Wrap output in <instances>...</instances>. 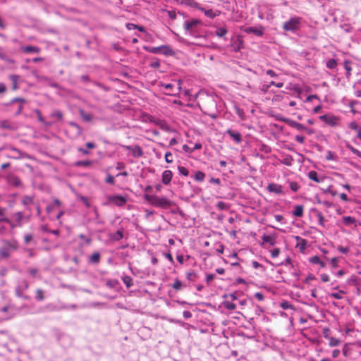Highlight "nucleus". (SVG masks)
Returning <instances> with one entry per match:
<instances>
[{
    "instance_id": "obj_53",
    "label": "nucleus",
    "mask_w": 361,
    "mask_h": 361,
    "mask_svg": "<svg viewBox=\"0 0 361 361\" xmlns=\"http://www.w3.org/2000/svg\"><path fill=\"white\" fill-rule=\"evenodd\" d=\"M123 282L128 288L130 287L133 284L132 279L130 277H126V278L123 279Z\"/></svg>"
},
{
    "instance_id": "obj_15",
    "label": "nucleus",
    "mask_w": 361,
    "mask_h": 361,
    "mask_svg": "<svg viewBox=\"0 0 361 361\" xmlns=\"http://www.w3.org/2000/svg\"><path fill=\"white\" fill-rule=\"evenodd\" d=\"M131 152L132 155L135 158L141 157L144 154L142 147L139 145L133 146Z\"/></svg>"
},
{
    "instance_id": "obj_5",
    "label": "nucleus",
    "mask_w": 361,
    "mask_h": 361,
    "mask_svg": "<svg viewBox=\"0 0 361 361\" xmlns=\"http://www.w3.org/2000/svg\"><path fill=\"white\" fill-rule=\"evenodd\" d=\"M301 23V19L299 17L291 18L288 21H286L283 25V28L286 31L295 32L299 30Z\"/></svg>"
},
{
    "instance_id": "obj_18",
    "label": "nucleus",
    "mask_w": 361,
    "mask_h": 361,
    "mask_svg": "<svg viewBox=\"0 0 361 361\" xmlns=\"http://www.w3.org/2000/svg\"><path fill=\"white\" fill-rule=\"evenodd\" d=\"M21 203L25 206L28 207L29 205H31L34 203V197L33 196H28L25 195L21 199Z\"/></svg>"
},
{
    "instance_id": "obj_43",
    "label": "nucleus",
    "mask_w": 361,
    "mask_h": 361,
    "mask_svg": "<svg viewBox=\"0 0 361 361\" xmlns=\"http://www.w3.org/2000/svg\"><path fill=\"white\" fill-rule=\"evenodd\" d=\"M33 239L32 234H26L24 235V242L26 245L29 244Z\"/></svg>"
},
{
    "instance_id": "obj_29",
    "label": "nucleus",
    "mask_w": 361,
    "mask_h": 361,
    "mask_svg": "<svg viewBox=\"0 0 361 361\" xmlns=\"http://www.w3.org/2000/svg\"><path fill=\"white\" fill-rule=\"evenodd\" d=\"M205 178V173L202 171H198L195 173V179L197 181L202 182Z\"/></svg>"
},
{
    "instance_id": "obj_24",
    "label": "nucleus",
    "mask_w": 361,
    "mask_h": 361,
    "mask_svg": "<svg viewBox=\"0 0 361 361\" xmlns=\"http://www.w3.org/2000/svg\"><path fill=\"white\" fill-rule=\"evenodd\" d=\"M0 128L3 129L13 130L14 127L8 120H4L0 122Z\"/></svg>"
},
{
    "instance_id": "obj_59",
    "label": "nucleus",
    "mask_w": 361,
    "mask_h": 361,
    "mask_svg": "<svg viewBox=\"0 0 361 361\" xmlns=\"http://www.w3.org/2000/svg\"><path fill=\"white\" fill-rule=\"evenodd\" d=\"M164 255L165 257L170 261L171 264L174 263V260L173 259L172 255L170 252L164 253Z\"/></svg>"
},
{
    "instance_id": "obj_42",
    "label": "nucleus",
    "mask_w": 361,
    "mask_h": 361,
    "mask_svg": "<svg viewBox=\"0 0 361 361\" xmlns=\"http://www.w3.org/2000/svg\"><path fill=\"white\" fill-rule=\"evenodd\" d=\"M217 208L219 209V210H226L228 209V207L226 205V204L222 201L221 202H219L217 203V205H216Z\"/></svg>"
},
{
    "instance_id": "obj_38",
    "label": "nucleus",
    "mask_w": 361,
    "mask_h": 361,
    "mask_svg": "<svg viewBox=\"0 0 361 361\" xmlns=\"http://www.w3.org/2000/svg\"><path fill=\"white\" fill-rule=\"evenodd\" d=\"M348 127H349V128H350L351 130H353L355 132H357L359 130V128H360V126L355 121L350 122L348 124Z\"/></svg>"
},
{
    "instance_id": "obj_2",
    "label": "nucleus",
    "mask_w": 361,
    "mask_h": 361,
    "mask_svg": "<svg viewBox=\"0 0 361 361\" xmlns=\"http://www.w3.org/2000/svg\"><path fill=\"white\" fill-rule=\"evenodd\" d=\"M144 198L151 205L164 209H169L173 205V202L166 197H159L157 195L145 194Z\"/></svg>"
},
{
    "instance_id": "obj_62",
    "label": "nucleus",
    "mask_w": 361,
    "mask_h": 361,
    "mask_svg": "<svg viewBox=\"0 0 361 361\" xmlns=\"http://www.w3.org/2000/svg\"><path fill=\"white\" fill-rule=\"evenodd\" d=\"M316 277L312 274H309L305 279V283H309L310 281L315 280Z\"/></svg>"
},
{
    "instance_id": "obj_13",
    "label": "nucleus",
    "mask_w": 361,
    "mask_h": 361,
    "mask_svg": "<svg viewBox=\"0 0 361 361\" xmlns=\"http://www.w3.org/2000/svg\"><path fill=\"white\" fill-rule=\"evenodd\" d=\"M172 177V171L170 170H166L162 173L161 181L164 185H169L171 181Z\"/></svg>"
},
{
    "instance_id": "obj_48",
    "label": "nucleus",
    "mask_w": 361,
    "mask_h": 361,
    "mask_svg": "<svg viewBox=\"0 0 361 361\" xmlns=\"http://www.w3.org/2000/svg\"><path fill=\"white\" fill-rule=\"evenodd\" d=\"M295 141H297L298 142L300 143V144H303L305 142V137L302 135H296L295 137Z\"/></svg>"
},
{
    "instance_id": "obj_26",
    "label": "nucleus",
    "mask_w": 361,
    "mask_h": 361,
    "mask_svg": "<svg viewBox=\"0 0 361 361\" xmlns=\"http://www.w3.org/2000/svg\"><path fill=\"white\" fill-rule=\"evenodd\" d=\"M90 261L93 264H98L100 261V254L99 252H94L90 256Z\"/></svg>"
},
{
    "instance_id": "obj_22",
    "label": "nucleus",
    "mask_w": 361,
    "mask_h": 361,
    "mask_svg": "<svg viewBox=\"0 0 361 361\" xmlns=\"http://www.w3.org/2000/svg\"><path fill=\"white\" fill-rule=\"evenodd\" d=\"M308 178L317 183H320L322 180V178H319L317 173L314 171H311L308 173Z\"/></svg>"
},
{
    "instance_id": "obj_51",
    "label": "nucleus",
    "mask_w": 361,
    "mask_h": 361,
    "mask_svg": "<svg viewBox=\"0 0 361 361\" xmlns=\"http://www.w3.org/2000/svg\"><path fill=\"white\" fill-rule=\"evenodd\" d=\"M150 67L153 68H159L160 67V62L159 60H156L154 61H152L151 63H150Z\"/></svg>"
},
{
    "instance_id": "obj_58",
    "label": "nucleus",
    "mask_w": 361,
    "mask_h": 361,
    "mask_svg": "<svg viewBox=\"0 0 361 361\" xmlns=\"http://www.w3.org/2000/svg\"><path fill=\"white\" fill-rule=\"evenodd\" d=\"M215 278V275L214 274H208L206 277V282L209 285L210 283V282Z\"/></svg>"
},
{
    "instance_id": "obj_33",
    "label": "nucleus",
    "mask_w": 361,
    "mask_h": 361,
    "mask_svg": "<svg viewBox=\"0 0 361 361\" xmlns=\"http://www.w3.org/2000/svg\"><path fill=\"white\" fill-rule=\"evenodd\" d=\"M228 32L227 29L225 27H219L216 30V35L222 37Z\"/></svg>"
},
{
    "instance_id": "obj_36",
    "label": "nucleus",
    "mask_w": 361,
    "mask_h": 361,
    "mask_svg": "<svg viewBox=\"0 0 361 361\" xmlns=\"http://www.w3.org/2000/svg\"><path fill=\"white\" fill-rule=\"evenodd\" d=\"M36 299L38 301H42L44 299L43 290L40 288L36 290Z\"/></svg>"
},
{
    "instance_id": "obj_17",
    "label": "nucleus",
    "mask_w": 361,
    "mask_h": 361,
    "mask_svg": "<svg viewBox=\"0 0 361 361\" xmlns=\"http://www.w3.org/2000/svg\"><path fill=\"white\" fill-rule=\"evenodd\" d=\"M303 213H304V206L303 205L298 204V205H295L294 207V210L293 212V214L295 216L302 217L303 216Z\"/></svg>"
},
{
    "instance_id": "obj_12",
    "label": "nucleus",
    "mask_w": 361,
    "mask_h": 361,
    "mask_svg": "<svg viewBox=\"0 0 361 361\" xmlns=\"http://www.w3.org/2000/svg\"><path fill=\"white\" fill-rule=\"evenodd\" d=\"M199 23L200 21L198 20H186L184 22L183 27L185 30L191 32L193 28Z\"/></svg>"
},
{
    "instance_id": "obj_25",
    "label": "nucleus",
    "mask_w": 361,
    "mask_h": 361,
    "mask_svg": "<svg viewBox=\"0 0 361 361\" xmlns=\"http://www.w3.org/2000/svg\"><path fill=\"white\" fill-rule=\"evenodd\" d=\"M262 239L263 243H268L271 245H274L275 243H276L275 238L271 237V236H270V235H264L262 237Z\"/></svg>"
},
{
    "instance_id": "obj_46",
    "label": "nucleus",
    "mask_w": 361,
    "mask_h": 361,
    "mask_svg": "<svg viewBox=\"0 0 361 361\" xmlns=\"http://www.w3.org/2000/svg\"><path fill=\"white\" fill-rule=\"evenodd\" d=\"M339 340L335 338H331L329 341V345L331 346H337L339 344Z\"/></svg>"
},
{
    "instance_id": "obj_6",
    "label": "nucleus",
    "mask_w": 361,
    "mask_h": 361,
    "mask_svg": "<svg viewBox=\"0 0 361 361\" xmlns=\"http://www.w3.org/2000/svg\"><path fill=\"white\" fill-rule=\"evenodd\" d=\"M319 119L324 122L326 125L332 127L338 126L340 121V118L338 116L330 114H324L320 116Z\"/></svg>"
},
{
    "instance_id": "obj_55",
    "label": "nucleus",
    "mask_w": 361,
    "mask_h": 361,
    "mask_svg": "<svg viewBox=\"0 0 361 361\" xmlns=\"http://www.w3.org/2000/svg\"><path fill=\"white\" fill-rule=\"evenodd\" d=\"M16 295L18 297V298H23L25 299H27V296H25V295H23V292L19 289V288H17L16 290Z\"/></svg>"
},
{
    "instance_id": "obj_9",
    "label": "nucleus",
    "mask_w": 361,
    "mask_h": 361,
    "mask_svg": "<svg viewBox=\"0 0 361 361\" xmlns=\"http://www.w3.org/2000/svg\"><path fill=\"white\" fill-rule=\"evenodd\" d=\"M226 133L238 144L242 142V135L239 132L228 129Z\"/></svg>"
},
{
    "instance_id": "obj_60",
    "label": "nucleus",
    "mask_w": 361,
    "mask_h": 361,
    "mask_svg": "<svg viewBox=\"0 0 361 361\" xmlns=\"http://www.w3.org/2000/svg\"><path fill=\"white\" fill-rule=\"evenodd\" d=\"M255 297L256 299H257L259 301H262L264 300V295L262 293L257 292L255 294Z\"/></svg>"
},
{
    "instance_id": "obj_39",
    "label": "nucleus",
    "mask_w": 361,
    "mask_h": 361,
    "mask_svg": "<svg viewBox=\"0 0 361 361\" xmlns=\"http://www.w3.org/2000/svg\"><path fill=\"white\" fill-rule=\"evenodd\" d=\"M290 188L293 192H297L300 189V185L297 182H290Z\"/></svg>"
},
{
    "instance_id": "obj_7",
    "label": "nucleus",
    "mask_w": 361,
    "mask_h": 361,
    "mask_svg": "<svg viewBox=\"0 0 361 361\" xmlns=\"http://www.w3.org/2000/svg\"><path fill=\"white\" fill-rule=\"evenodd\" d=\"M231 47L235 52L239 51L243 47V40L240 36H238L236 39H232Z\"/></svg>"
},
{
    "instance_id": "obj_63",
    "label": "nucleus",
    "mask_w": 361,
    "mask_h": 361,
    "mask_svg": "<svg viewBox=\"0 0 361 361\" xmlns=\"http://www.w3.org/2000/svg\"><path fill=\"white\" fill-rule=\"evenodd\" d=\"M266 73L271 77H276V73L271 69L267 70Z\"/></svg>"
},
{
    "instance_id": "obj_54",
    "label": "nucleus",
    "mask_w": 361,
    "mask_h": 361,
    "mask_svg": "<svg viewBox=\"0 0 361 361\" xmlns=\"http://www.w3.org/2000/svg\"><path fill=\"white\" fill-rule=\"evenodd\" d=\"M78 237L80 239L84 240L87 244H90L92 241L90 238H87L84 234H80Z\"/></svg>"
},
{
    "instance_id": "obj_14",
    "label": "nucleus",
    "mask_w": 361,
    "mask_h": 361,
    "mask_svg": "<svg viewBox=\"0 0 361 361\" xmlns=\"http://www.w3.org/2000/svg\"><path fill=\"white\" fill-rule=\"evenodd\" d=\"M20 49L23 52L27 53V54H30V53L39 54L41 51V49L39 47H35V46H25V47H22L20 48Z\"/></svg>"
},
{
    "instance_id": "obj_8",
    "label": "nucleus",
    "mask_w": 361,
    "mask_h": 361,
    "mask_svg": "<svg viewBox=\"0 0 361 361\" xmlns=\"http://www.w3.org/2000/svg\"><path fill=\"white\" fill-rule=\"evenodd\" d=\"M283 121H285L289 126L294 128L298 130H300V131L307 130V128L303 124L298 123L295 121L286 118V119H284Z\"/></svg>"
},
{
    "instance_id": "obj_47",
    "label": "nucleus",
    "mask_w": 361,
    "mask_h": 361,
    "mask_svg": "<svg viewBox=\"0 0 361 361\" xmlns=\"http://www.w3.org/2000/svg\"><path fill=\"white\" fill-rule=\"evenodd\" d=\"M320 258L318 256H313L310 259V262L312 264H319L320 263Z\"/></svg>"
},
{
    "instance_id": "obj_61",
    "label": "nucleus",
    "mask_w": 361,
    "mask_h": 361,
    "mask_svg": "<svg viewBox=\"0 0 361 361\" xmlns=\"http://www.w3.org/2000/svg\"><path fill=\"white\" fill-rule=\"evenodd\" d=\"M331 263L333 268H336L338 267V261L336 257H334L331 260Z\"/></svg>"
},
{
    "instance_id": "obj_52",
    "label": "nucleus",
    "mask_w": 361,
    "mask_h": 361,
    "mask_svg": "<svg viewBox=\"0 0 361 361\" xmlns=\"http://www.w3.org/2000/svg\"><path fill=\"white\" fill-rule=\"evenodd\" d=\"M249 31L250 32H252L253 33H255V35H258V36H260L262 35V32L259 30L258 29L255 28V27H250L249 29Z\"/></svg>"
},
{
    "instance_id": "obj_41",
    "label": "nucleus",
    "mask_w": 361,
    "mask_h": 361,
    "mask_svg": "<svg viewBox=\"0 0 361 361\" xmlns=\"http://www.w3.org/2000/svg\"><path fill=\"white\" fill-rule=\"evenodd\" d=\"M178 169L180 173L182 174L183 176H188L189 175L188 170L184 166H178Z\"/></svg>"
},
{
    "instance_id": "obj_31",
    "label": "nucleus",
    "mask_w": 361,
    "mask_h": 361,
    "mask_svg": "<svg viewBox=\"0 0 361 361\" xmlns=\"http://www.w3.org/2000/svg\"><path fill=\"white\" fill-rule=\"evenodd\" d=\"M280 307L283 310H288V309L295 310L293 305H292L291 303H290L288 301L282 302L280 305Z\"/></svg>"
},
{
    "instance_id": "obj_4",
    "label": "nucleus",
    "mask_w": 361,
    "mask_h": 361,
    "mask_svg": "<svg viewBox=\"0 0 361 361\" xmlns=\"http://www.w3.org/2000/svg\"><path fill=\"white\" fill-rule=\"evenodd\" d=\"M145 50L152 54H162L165 56H173L175 52L168 45H161L159 47H145Z\"/></svg>"
},
{
    "instance_id": "obj_37",
    "label": "nucleus",
    "mask_w": 361,
    "mask_h": 361,
    "mask_svg": "<svg viewBox=\"0 0 361 361\" xmlns=\"http://www.w3.org/2000/svg\"><path fill=\"white\" fill-rule=\"evenodd\" d=\"M350 63L348 61H345L344 62V67L346 70V77L348 78L351 75L352 68L348 65Z\"/></svg>"
},
{
    "instance_id": "obj_44",
    "label": "nucleus",
    "mask_w": 361,
    "mask_h": 361,
    "mask_svg": "<svg viewBox=\"0 0 361 361\" xmlns=\"http://www.w3.org/2000/svg\"><path fill=\"white\" fill-rule=\"evenodd\" d=\"M280 252H281V250L279 248L274 249L273 250L271 251V257H273V258L277 257L279 255Z\"/></svg>"
},
{
    "instance_id": "obj_23",
    "label": "nucleus",
    "mask_w": 361,
    "mask_h": 361,
    "mask_svg": "<svg viewBox=\"0 0 361 361\" xmlns=\"http://www.w3.org/2000/svg\"><path fill=\"white\" fill-rule=\"evenodd\" d=\"M79 112L84 121L90 122L92 120V115L91 114L86 113L83 109H80Z\"/></svg>"
},
{
    "instance_id": "obj_3",
    "label": "nucleus",
    "mask_w": 361,
    "mask_h": 361,
    "mask_svg": "<svg viewBox=\"0 0 361 361\" xmlns=\"http://www.w3.org/2000/svg\"><path fill=\"white\" fill-rule=\"evenodd\" d=\"M12 222L8 219H1L5 222L9 223L11 228L22 226L23 221H28L30 220L29 216H25L22 212H16L11 216Z\"/></svg>"
},
{
    "instance_id": "obj_50",
    "label": "nucleus",
    "mask_w": 361,
    "mask_h": 361,
    "mask_svg": "<svg viewBox=\"0 0 361 361\" xmlns=\"http://www.w3.org/2000/svg\"><path fill=\"white\" fill-rule=\"evenodd\" d=\"M321 279L323 282L326 283V282H329L330 281V277L328 274H321Z\"/></svg>"
},
{
    "instance_id": "obj_16",
    "label": "nucleus",
    "mask_w": 361,
    "mask_h": 361,
    "mask_svg": "<svg viewBox=\"0 0 361 361\" xmlns=\"http://www.w3.org/2000/svg\"><path fill=\"white\" fill-rule=\"evenodd\" d=\"M202 12H204V15L210 18H214L215 17L220 15L221 12L219 11H213L212 9H201Z\"/></svg>"
},
{
    "instance_id": "obj_34",
    "label": "nucleus",
    "mask_w": 361,
    "mask_h": 361,
    "mask_svg": "<svg viewBox=\"0 0 361 361\" xmlns=\"http://www.w3.org/2000/svg\"><path fill=\"white\" fill-rule=\"evenodd\" d=\"M182 282L178 279H176L172 287L176 290H180L182 288Z\"/></svg>"
},
{
    "instance_id": "obj_20",
    "label": "nucleus",
    "mask_w": 361,
    "mask_h": 361,
    "mask_svg": "<svg viewBox=\"0 0 361 361\" xmlns=\"http://www.w3.org/2000/svg\"><path fill=\"white\" fill-rule=\"evenodd\" d=\"M296 239L298 240L297 247L300 249V251L305 250L307 246V240L298 236L296 237Z\"/></svg>"
},
{
    "instance_id": "obj_49",
    "label": "nucleus",
    "mask_w": 361,
    "mask_h": 361,
    "mask_svg": "<svg viewBox=\"0 0 361 361\" xmlns=\"http://www.w3.org/2000/svg\"><path fill=\"white\" fill-rule=\"evenodd\" d=\"M106 182L111 185H114L115 183L114 177L109 174L106 178Z\"/></svg>"
},
{
    "instance_id": "obj_11",
    "label": "nucleus",
    "mask_w": 361,
    "mask_h": 361,
    "mask_svg": "<svg viewBox=\"0 0 361 361\" xmlns=\"http://www.w3.org/2000/svg\"><path fill=\"white\" fill-rule=\"evenodd\" d=\"M267 190L270 192H273L277 195L283 193L282 186L274 183H269L267 186Z\"/></svg>"
},
{
    "instance_id": "obj_27",
    "label": "nucleus",
    "mask_w": 361,
    "mask_h": 361,
    "mask_svg": "<svg viewBox=\"0 0 361 361\" xmlns=\"http://www.w3.org/2000/svg\"><path fill=\"white\" fill-rule=\"evenodd\" d=\"M92 164V161H89V160H85V161H76V162L74 164V166H84V167H88V166H90Z\"/></svg>"
},
{
    "instance_id": "obj_45",
    "label": "nucleus",
    "mask_w": 361,
    "mask_h": 361,
    "mask_svg": "<svg viewBox=\"0 0 361 361\" xmlns=\"http://www.w3.org/2000/svg\"><path fill=\"white\" fill-rule=\"evenodd\" d=\"M165 161L166 163L173 162L172 154L171 152H168L165 154Z\"/></svg>"
},
{
    "instance_id": "obj_64",
    "label": "nucleus",
    "mask_w": 361,
    "mask_h": 361,
    "mask_svg": "<svg viewBox=\"0 0 361 361\" xmlns=\"http://www.w3.org/2000/svg\"><path fill=\"white\" fill-rule=\"evenodd\" d=\"M183 314V317L185 319H189L192 317V313L190 311H184Z\"/></svg>"
},
{
    "instance_id": "obj_10",
    "label": "nucleus",
    "mask_w": 361,
    "mask_h": 361,
    "mask_svg": "<svg viewBox=\"0 0 361 361\" xmlns=\"http://www.w3.org/2000/svg\"><path fill=\"white\" fill-rule=\"evenodd\" d=\"M109 201L117 206H123L126 202V199L121 195H114L109 198Z\"/></svg>"
},
{
    "instance_id": "obj_21",
    "label": "nucleus",
    "mask_w": 361,
    "mask_h": 361,
    "mask_svg": "<svg viewBox=\"0 0 361 361\" xmlns=\"http://www.w3.org/2000/svg\"><path fill=\"white\" fill-rule=\"evenodd\" d=\"M10 80L12 82V90H16L18 89V81L19 79V76L18 75H11L9 76Z\"/></svg>"
},
{
    "instance_id": "obj_1",
    "label": "nucleus",
    "mask_w": 361,
    "mask_h": 361,
    "mask_svg": "<svg viewBox=\"0 0 361 361\" xmlns=\"http://www.w3.org/2000/svg\"><path fill=\"white\" fill-rule=\"evenodd\" d=\"M19 248L18 242L16 239L2 240L0 246V259H8L12 253Z\"/></svg>"
},
{
    "instance_id": "obj_40",
    "label": "nucleus",
    "mask_w": 361,
    "mask_h": 361,
    "mask_svg": "<svg viewBox=\"0 0 361 361\" xmlns=\"http://www.w3.org/2000/svg\"><path fill=\"white\" fill-rule=\"evenodd\" d=\"M343 293H344V291L340 290L339 293H330L329 296L332 297L334 298L340 300V299L342 298L341 294H343Z\"/></svg>"
},
{
    "instance_id": "obj_19",
    "label": "nucleus",
    "mask_w": 361,
    "mask_h": 361,
    "mask_svg": "<svg viewBox=\"0 0 361 361\" xmlns=\"http://www.w3.org/2000/svg\"><path fill=\"white\" fill-rule=\"evenodd\" d=\"M123 237V231L118 230L116 233L109 235V238L114 241H119Z\"/></svg>"
},
{
    "instance_id": "obj_57",
    "label": "nucleus",
    "mask_w": 361,
    "mask_h": 361,
    "mask_svg": "<svg viewBox=\"0 0 361 361\" xmlns=\"http://www.w3.org/2000/svg\"><path fill=\"white\" fill-rule=\"evenodd\" d=\"M317 217H318L319 224L321 226H324V216L322 214V213H319V214H317Z\"/></svg>"
},
{
    "instance_id": "obj_32",
    "label": "nucleus",
    "mask_w": 361,
    "mask_h": 361,
    "mask_svg": "<svg viewBox=\"0 0 361 361\" xmlns=\"http://www.w3.org/2000/svg\"><path fill=\"white\" fill-rule=\"evenodd\" d=\"M337 66V61L334 59H331L327 61L326 62V67L329 69H334Z\"/></svg>"
},
{
    "instance_id": "obj_28",
    "label": "nucleus",
    "mask_w": 361,
    "mask_h": 361,
    "mask_svg": "<svg viewBox=\"0 0 361 361\" xmlns=\"http://www.w3.org/2000/svg\"><path fill=\"white\" fill-rule=\"evenodd\" d=\"M345 146L352 153H353L354 154H355L357 157H359L360 158H361V152L360 151H359L358 149H357L356 148L353 147L349 143H347Z\"/></svg>"
},
{
    "instance_id": "obj_35",
    "label": "nucleus",
    "mask_w": 361,
    "mask_h": 361,
    "mask_svg": "<svg viewBox=\"0 0 361 361\" xmlns=\"http://www.w3.org/2000/svg\"><path fill=\"white\" fill-rule=\"evenodd\" d=\"M223 304L224 307L229 310H233L236 308V305L229 301H225Z\"/></svg>"
},
{
    "instance_id": "obj_30",
    "label": "nucleus",
    "mask_w": 361,
    "mask_h": 361,
    "mask_svg": "<svg viewBox=\"0 0 361 361\" xmlns=\"http://www.w3.org/2000/svg\"><path fill=\"white\" fill-rule=\"evenodd\" d=\"M343 222L347 225V226H349V225H351V224H353L356 222L355 219L353 218V217H351V216H343Z\"/></svg>"
},
{
    "instance_id": "obj_56",
    "label": "nucleus",
    "mask_w": 361,
    "mask_h": 361,
    "mask_svg": "<svg viewBox=\"0 0 361 361\" xmlns=\"http://www.w3.org/2000/svg\"><path fill=\"white\" fill-rule=\"evenodd\" d=\"M338 250L343 254H346L349 252V248L348 247L338 246Z\"/></svg>"
}]
</instances>
